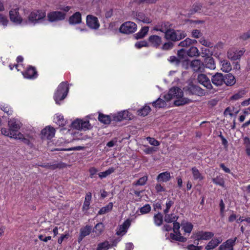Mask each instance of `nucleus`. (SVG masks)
Returning <instances> with one entry per match:
<instances>
[{
    "label": "nucleus",
    "instance_id": "31",
    "mask_svg": "<svg viewBox=\"0 0 250 250\" xmlns=\"http://www.w3.org/2000/svg\"><path fill=\"white\" fill-rule=\"evenodd\" d=\"M191 170L194 180L201 181L204 179V176L196 167H192Z\"/></svg>",
    "mask_w": 250,
    "mask_h": 250
},
{
    "label": "nucleus",
    "instance_id": "32",
    "mask_svg": "<svg viewBox=\"0 0 250 250\" xmlns=\"http://www.w3.org/2000/svg\"><path fill=\"white\" fill-rule=\"evenodd\" d=\"M188 57H198L200 55V53L196 47L191 46L190 48L186 51Z\"/></svg>",
    "mask_w": 250,
    "mask_h": 250
},
{
    "label": "nucleus",
    "instance_id": "2",
    "mask_svg": "<svg viewBox=\"0 0 250 250\" xmlns=\"http://www.w3.org/2000/svg\"><path fill=\"white\" fill-rule=\"evenodd\" d=\"M69 85L67 82H62L57 87L53 96V99L57 104H62L66 97L69 90Z\"/></svg>",
    "mask_w": 250,
    "mask_h": 250
},
{
    "label": "nucleus",
    "instance_id": "9",
    "mask_svg": "<svg viewBox=\"0 0 250 250\" xmlns=\"http://www.w3.org/2000/svg\"><path fill=\"white\" fill-rule=\"evenodd\" d=\"M113 120L120 122L124 120H131L132 115L128 110H123L117 113L112 115Z\"/></svg>",
    "mask_w": 250,
    "mask_h": 250
},
{
    "label": "nucleus",
    "instance_id": "27",
    "mask_svg": "<svg viewBox=\"0 0 250 250\" xmlns=\"http://www.w3.org/2000/svg\"><path fill=\"white\" fill-rule=\"evenodd\" d=\"M201 55L203 57L206 58V61H208V62H214V60L212 57L210 56L211 55L210 53V51L208 49L202 47L201 48Z\"/></svg>",
    "mask_w": 250,
    "mask_h": 250
},
{
    "label": "nucleus",
    "instance_id": "47",
    "mask_svg": "<svg viewBox=\"0 0 250 250\" xmlns=\"http://www.w3.org/2000/svg\"><path fill=\"white\" fill-rule=\"evenodd\" d=\"M92 127L89 121L81 120L80 130H87L91 129Z\"/></svg>",
    "mask_w": 250,
    "mask_h": 250
},
{
    "label": "nucleus",
    "instance_id": "62",
    "mask_svg": "<svg viewBox=\"0 0 250 250\" xmlns=\"http://www.w3.org/2000/svg\"><path fill=\"white\" fill-rule=\"evenodd\" d=\"M221 69L223 72H229L232 69L231 63H222Z\"/></svg>",
    "mask_w": 250,
    "mask_h": 250
},
{
    "label": "nucleus",
    "instance_id": "50",
    "mask_svg": "<svg viewBox=\"0 0 250 250\" xmlns=\"http://www.w3.org/2000/svg\"><path fill=\"white\" fill-rule=\"evenodd\" d=\"M147 181V176H144L140 178L137 181L134 182L133 183V185L135 186H144L146 184Z\"/></svg>",
    "mask_w": 250,
    "mask_h": 250
},
{
    "label": "nucleus",
    "instance_id": "43",
    "mask_svg": "<svg viewBox=\"0 0 250 250\" xmlns=\"http://www.w3.org/2000/svg\"><path fill=\"white\" fill-rule=\"evenodd\" d=\"M104 226L102 223H99L96 225L93 232H95L97 235H100L104 231Z\"/></svg>",
    "mask_w": 250,
    "mask_h": 250
},
{
    "label": "nucleus",
    "instance_id": "22",
    "mask_svg": "<svg viewBox=\"0 0 250 250\" xmlns=\"http://www.w3.org/2000/svg\"><path fill=\"white\" fill-rule=\"evenodd\" d=\"M91 199L92 193L90 192L86 193L82 208V210L83 212L86 213L89 209Z\"/></svg>",
    "mask_w": 250,
    "mask_h": 250
},
{
    "label": "nucleus",
    "instance_id": "41",
    "mask_svg": "<svg viewBox=\"0 0 250 250\" xmlns=\"http://www.w3.org/2000/svg\"><path fill=\"white\" fill-rule=\"evenodd\" d=\"M115 170V168L113 167H109L104 172H100L98 175L100 178L103 179L105 178L107 176L113 173Z\"/></svg>",
    "mask_w": 250,
    "mask_h": 250
},
{
    "label": "nucleus",
    "instance_id": "8",
    "mask_svg": "<svg viewBox=\"0 0 250 250\" xmlns=\"http://www.w3.org/2000/svg\"><path fill=\"white\" fill-rule=\"evenodd\" d=\"M66 13L60 11L50 12L47 17L49 21L53 22L64 20L66 18Z\"/></svg>",
    "mask_w": 250,
    "mask_h": 250
},
{
    "label": "nucleus",
    "instance_id": "1",
    "mask_svg": "<svg viewBox=\"0 0 250 250\" xmlns=\"http://www.w3.org/2000/svg\"><path fill=\"white\" fill-rule=\"evenodd\" d=\"M183 95V92L181 89L178 87H173L164 97L167 102L175 99L174 104L177 106H182L192 102L191 100L184 97Z\"/></svg>",
    "mask_w": 250,
    "mask_h": 250
},
{
    "label": "nucleus",
    "instance_id": "29",
    "mask_svg": "<svg viewBox=\"0 0 250 250\" xmlns=\"http://www.w3.org/2000/svg\"><path fill=\"white\" fill-rule=\"evenodd\" d=\"M136 19L138 21L143 22L145 23H150L151 22L152 20L148 17H147L144 13L139 12L136 15Z\"/></svg>",
    "mask_w": 250,
    "mask_h": 250
},
{
    "label": "nucleus",
    "instance_id": "34",
    "mask_svg": "<svg viewBox=\"0 0 250 250\" xmlns=\"http://www.w3.org/2000/svg\"><path fill=\"white\" fill-rule=\"evenodd\" d=\"M1 133L2 135L11 138L15 139V138L17 137L16 136L17 134H16L15 132H13V131L11 130L9 127L8 129L2 128L1 129Z\"/></svg>",
    "mask_w": 250,
    "mask_h": 250
},
{
    "label": "nucleus",
    "instance_id": "7",
    "mask_svg": "<svg viewBox=\"0 0 250 250\" xmlns=\"http://www.w3.org/2000/svg\"><path fill=\"white\" fill-rule=\"evenodd\" d=\"M137 27L135 23L130 21H126L121 25L119 31L122 33L129 34L135 32Z\"/></svg>",
    "mask_w": 250,
    "mask_h": 250
},
{
    "label": "nucleus",
    "instance_id": "55",
    "mask_svg": "<svg viewBox=\"0 0 250 250\" xmlns=\"http://www.w3.org/2000/svg\"><path fill=\"white\" fill-rule=\"evenodd\" d=\"M244 141L246 153L248 156H250V139L248 137H245Z\"/></svg>",
    "mask_w": 250,
    "mask_h": 250
},
{
    "label": "nucleus",
    "instance_id": "45",
    "mask_svg": "<svg viewBox=\"0 0 250 250\" xmlns=\"http://www.w3.org/2000/svg\"><path fill=\"white\" fill-rule=\"evenodd\" d=\"M177 217L173 213L165 214L164 220L167 223H172L176 221Z\"/></svg>",
    "mask_w": 250,
    "mask_h": 250
},
{
    "label": "nucleus",
    "instance_id": "61",
    "mask_svg": "<svg viewBox=\"0 0 250 250\" xmlns=\"http://www.w3.org/2000/svg\"><path fill=\"white\" fill-rule=\"evenodd\" d=\"M81 119H77L71 123V126L75 129L80 130Z\"/></svg>",
    "mask_w": 250,
    "mask_h": 250
},
{
    "label": "nucleus",
    "instance_id": "17",
    "mask_svg": "<svg viewBox=\"0 0 250 250\" xmlns=\"http://www.w3.org/2000/svg\"><path fill=\"white\" fill-rule=\"evenodd\" d=\"M8 125L11 130L15 132L16 134L20 133L19 132V129L21 127V123L19 120L14 118L11 119L8 121Z\"/></svg>",
    "mask_w": 250,
    "mask_h": 250
},
{
    "label": "nucleus",
    "instance_id": "30",
    "mask_svg": "<svg viewBox=\"0 0 250 250\" xmlns=\"http://www.w3.org/2000/svg\"><path fill=\"white\" fill-rule=\"evenodd\" d=\"M224 83L227 85H232L234 84L236 82L234 77L230 74H227L224 76Z\"/></svg>",
    "mask_w": 250,
    "mask_h": 250
},
{
    "label": "nucleus",
    "instance_id": "35",
    "mask_svg": "<svg viewBox=\"0 0 250 250\" xmlns=\"http://www.w3.org/2000/svg\"><path fill=\"white\" fill-rule=\"evenodd\" d=\"M113 206V203L112 202H110L108 205L104 207H103L99 210V211L98 212V215L104 214L106 213L109 212L112 209Z\"/></svg>",
    "mask_w": 250,
    "mask_h": 250
},
{
    "label": "nucleus",
    "instance_id": "23",
    "mask_svg": "<svg viewBox=\"0 0 250 250\" xmlns=\"http://www.w3.org/2000/svg\"><path fill=\"white\" fill-rule=\"evenodd\" d=\"M148 40L151 45L156 48L159 47L162 42V38L157 35H151Z\"/></svg>",
    "mask_w": 250,
    "mask_h": 250
},
{
    "label": "nucleus",
    "instance_id": "54",
    "mask_svg": "<svg viewBox=\"0 0 250 250\" xmlns=\"http://www.w3.org/2000/svg\"><path fill=\"white\" fill-rule=\"evenodd\" d=\"M146 140L148 142L149 144L151 146H157L160 145V143L154 138H152L150 137H147L146 138Z\"/></svg>",
    "mask_w": 250,
    "mask_h": 250
},
{
    "label": "nucleus",
    "instance_id": "53",
    "mask_svg": "<svg viewBox=\"0 0 250 250\" xmlns=\"http://www.w3.org/2000/svg\"><path fill=\"white\" fill-rule=\"evenodd\" d=\"M158 0H134L133 2L137 4H152L156 3Z\"/></svg>",
    "mask_w": 250,
    "mask_h": 250
},
{
    "label": "nucleus",
    "instance_id": "15",
    "mask_svg": "<svg viewBox=\"0 0 250 250\" xmlns=\"http://www.w3.org/2000/svg\"><path fill=\"white\" fill-rule=\"evenodd\" d=\"M236 240L237 237L227 240L220 245L218 250H233Z\"/></svg>",
    "mask_w": 250,
    "mask_h": 250
},
{
    "label": "nucleus",
    "instance_id": "64",
    "mask_svg": "<svg viewBox=\"0 0 250 250\" xmlns=\"http://www.w3.org/2000/svg\"><path fill=\"white\" fill-rule=\"evenodd\" d=\"M202 7V4L199 2H195L192 7V11L194 12H199Z\"/></svg>",
    "mask_w": 250,
    "mask_h": 250
},
{
    "label": "nucleus",
    "instance_id": "28",
    "mask_svg": "<svg viewBox=\"0 0 250 250\" xmlns=\"http://www.w3.org/2000/svg\"><path fill=\"white\" fill-rule=\"evenodd\" d=\"M191 64V67L193 69V70L194 71L196 72H202L203 70L204 69V66L208 67V65L209 63H205V65H204V63H190ZM211 65H212V67H214V64L215 63H209Z\"/></svg>",
    "mask_w": 250,
    "mask_h": 250
},
{
    "label": "nucleus",
    "instance_id": "52",
    "mask_svg": "<svg viewBox=\"0 0 250 250\" xmlns=\"http://www.w3.org/2000/svg\"><path fill=\"white\" fill-rule=\"evenodd\" d=\"M144 146L145 148L143 149V151L146 154H150L157 151V148L155 147H150L147 145H144Z\"/></svg>",
    "mask_w": 250,
    "mask_h": 250
},
{
    "label": "nucleus",
    "instance_id": "10",
    "mask_svg": "<svg viewBox=\"0 0 250 250\" xmlns=\"http://www.w3.org/2000/svg\"><path fill=\"white\" fill-rule=\"evenodd\" d=\"M86 23L87 26L91 29L97 30L100 26L98 18L92 15H87Z\"/></svg>",
    "mask_w": 250,
    "mask_h": 250
},
{
    "label": "nucleus",
    "instance_id": "21",
    "mask_svg": "<svg viewBox=\"0 0 250 250\" xmlns=\"http://www.w3.org/2000/svg\"><path fill=\"white\" fill-rule=\"evenodd\" d=\"M213 235L212 232L202 231L196 234L195 238L198 241L202 240H207L213 237Z\"/></svg>",
    "mask_w": 250,
    "mask_h": 250
},
{
    "label": "nucleus",
    "instance_id": "60",
    "mask_svg": "<svg viewBox=\"0 0 250 250\" xmlns=\"http://www.w3.org/2000/svg\"><path fill=\"white\" fill-rule=\"evenodd\" d=\"M178 46L182 47H188L190 46L189 38H186L184 41H181L178 44Z\"/></svg>",
    "mask_w": 250,
    "mask_h": 250
},
{
    "label": "nucleus",
    "instance_id": "44",
    "mask_svg": "<svg viewBox=\"0 0 250 250\" xmlns=\"http://www.w3.org/2000/svg\"><path fill=\"white\" fill-rule=\"evenodd\" d=\"M54 122L60 126H63L65 125V121L63 119V116L61 115H57L54 118Z\"/></svg>",
    "mask_w": 250,
    "mask_h": 250
},
{
    "label": "nucleus",
    "instance_id": "25",
    "mask_svg": "<svg viewBox=\"0 0 250 250\" xmlns=\"http://www.w3.org/2000/svg\"><path fill=\"white\" fill-rule=\"evenodd\" d=\"M171 176L170 172L168 171H166L162 172L158 174L157 177V181L158 182H167L170 180Z\"/></svg>",
    "mask_w": 250,
    "mask_h": 250
},
{
    "label": "nucleus",
    "instance_id": "6",
    "mask_svg": "<svg viewBox=\"0 0 250 250\" xmlns=\"http://www.w3.org/2000/svg\"><path fill=\"white\" fill-rule=\"evenodd\" d=\"M173 230L174 233H171L169 234V239L175 240L181 242H185L187 241V238L181 235L179 231L180 228V224L178 222H173Z\"/></svg>",
    "mask_w": 250,
    "mask_h": 250
},
{
    "label": "nucleus",
    "instance_id": "36",
    "mask_svg": "<svg viewBox=\"0 0 250 250\" xmlns=\"http://www.w3.org/2000/svg\"><path fill=\"white\" fill-rule=\"evenodd\" d=\"M182 229L185 233L189 234L193 229V225L191 223L186 222L181 224Z\"/></svg>",
    "mask_w": 250,
    "mask_h": 250
},
{
    "label": "nucleus",
    "instance_id": "12",
    "mask_svg": "<svg viewBox=\"0 0 250 250\" xmlns=\"http://www.w3.org/2000/svg\"><path fill=\"white\" fill-rule=\"evenodd\" d=\"M19 8H12L9 11V17L10 21L13 22L20 24L22 22V18L20 16L19 12Z\"/></svg>",
    "mask_w": 250,
    "mask_h": 250
},
{
    "label": "nucleus",
    "instance_id": "40",
    "mask_svg": "<svg viewBox=\"0 0 250 250\" xmlns=\"http://www.w3.org/2000/svg\"><path fill=\"white\" fill-rule=\"evenodd\" d=\"M98 119L100 122L104 124H108L111 122V118L108 115H105L102 113H99Z\"/></svg>",
    "mask_w": 250,
    "mask_h": 250
},
{
    "label": "nucleus",
    "instance_id": "18",
    "mask_svg": "<svg viewBox=\"0 0 250 250\" xmlns=\"http://www.w3.org/2000/svg\"><path fill=\"white\" fill-rule=\"evenodd\" d=\"M82 22V14L80 12H76L68 19V23L70 25L79 24Z\"/></svg>",
    "mask_w": 250,
    "mask_h": 250
},
{
    "label": "nucleus",
    "instance_id": "11",
    "mask_svg": "<svg viewBox=\"0 0 250 250\" xmlns=\"http://www.w3.org/2000/svg\"><path fill=\"white\" fill-rule=\"evenodd\" d=\"M189 94L191 95H195L198 96H204L207 94V92L199 86L196 85H189L187 89Z\"/></svg>",
    "mask_w": 250,
    "mask_h": 250
},
{
    "label": "nucleus",
    "instance_id": "58",
    "mask_svg": "<svg viewBox=\"0 0 250 250\" xmlns=\"http://www.w3.org/2000/svg\"><path fill=\"white\" fill-rule=\"evenodd\" d=\"M199 42L201 44L205 46L211 48L213 47V43L209 41L206 40L204 38L200 39Z\"/></svg>",
    "mask_w": 250,
    "mask_h": 250
},
{
    "label": "nucleus",
    "instance_id": "42",
    "mask_svg": "<svg viewBox=\"0 0 250 250\" xmlns=\"http://www.w3.org/2000/svg\"><path fill=\"white\" fill-rule=\"evenodd\" d=\"M151 108L148 105H145L137 111L138 114L140 116H146L150 111Z\"/></svg>",
    "mask_w": 250,
    "mask_h": 250
},
{
    "label": "nucleus",
    "instance_id": "51",
    "mask_svg": "<svg viewBox=\"0 0 250 250\" xmlns=\"http://www.w3.org/2000/svg\"><path fill=\"white\" fill-rule=\"evenodd\" d=\"M246 93V91L243 89L239 91L237 93L234 94L231 97V99L233 100H238L242 98Z\"/></svg>",
    "mask_w": 250,
    "mask_h": 250
},
{
    "label": "nucleus",
    "instance_id": "14",
    "mask_svg": "<svg viewBox=\"0 0 250 250\" xmlns=\"http://www.w3.org/2000/svg\"><path fill=\"white\" fill-rule=\"evenodd\" d=\"M55 133V129L50 126H47L41 131L42 139H51L52 138Z\"/></svg>",
    "mask_w": 250,
    "mask_h": 250
},
{
    "label": "nucleus",
    "instance_id": "4",
    "mask_svg": "<svg viewBox=\"0 0 250 250\" xmlns=\"http://www.w3.org/2000/svg\"><path fill=\"white\" fill-rule=\"evenodd\" d=\"M46 17V13L42 10H34L27 16L28 22L34 24L42 22Z\"/></svg>",
    "mask_w": 250,
    "mask_h": 250
},
{
    "label": "nucleus",
    "instance_id": "37",
    "mask_svg": "<svg viewBox=\"0 0 250 250\" xmlns=\"http://www.w3.org/2000/svg\"><path fill=\"white\" fill-rule=\"evenodd\" d=\"M149 30L148 26H145L143 27L141 30L135 35V37L136 39H142L144 38L147 33Z\"/></svg>",
    "mask_w": 250,
    "mask_h": 250
},
{
    "label": "nucleus",
    "instance_id": "26",
    "mask_svg": "<svg viewBox=\"0 0 250 250\" xmlns=\"http://www.w3.org/2000/svg\"><path fill=\"white\" fill-rule=\"evenodd\" d=\"M222 241V239L221 237L214 238L208 242L206 247V249L207 250H212L217 246Z\"/></svg>",
    "mask_w": 250,
    "mask_h": 250
},
{
    "label": "nucleus",
    "instance_id": "19",
    "mask_svg": "<svg viewBox=\"0 0 250 250\" xmlns=\"http://www.w3.org/2000/svg\"><path fill=\"white\" fill-rule=\"evenodd\" d=\"M198 81L200 83L206 87L208 89L210 90L212 88L209 79L205 74H200L198 76Z\"/></svg>",
    "mask_w": 250,
    "mask_h": 250
},
{
    "label": "nucleus",
    "instance_id": "46",
    "mask_svg": "<svg viewBox=\"0 0 250 250\" xmlns=\"http://www.w3.org/2000/svg\"><path fill=\"white\" fill-rule=\"evenodd\" d=\"M153 219L154 223L156 226H160L162 224L163 216L161 213H158L154 215Z\"/></svg>",
    "mask_w": 250,
    "mask_h": 250
},
{
    "label": "nucleus",
    "instance_id": "57",
    "mask_svg": "<svg viewBox=\"0 0 250 250\" xmlns=\"http://www.w3.org/2000/svg\"><path fill=\"white\" fill-rule=\"evenodd\" d=\"M173 204L174 202L172 200L170 199H167L166 204V208L164 210V212L165 214H167L169 212V209Z\"/></svg>",
    "mask_w": 250,
    "mask_h": 250
},
{
    "label": "nucleus",
    "instance_id": "3",
    "mask_svg": "<svg viewBox=\"0 0 250 250\" xmlns=\"http://www.w3.org/2000/svg\"><path fill=\"white\" fill-rule=\"evenodd\" d=\"M186 36L187 34L184 31L169 29L165 35V38L167 40L175 42L184 39Z\"/></svg>",
    "mask_w": 250,
    "mask_h": 250
},
{
    "label": "nucleus",
    "instance_id": "56",
    "mask_svg": "<svg viewBox=\"0 0 250 250\" xmlns=\"http://www.w3.org/2000/svg\"><path fill=\"white\" fill-rule=\"evenodd\" d=\"M174 47V43L171 42H165L161 47L163 50H169L171 49Z\"/></svg>",
    "mask_w": 250,
    "mask_h": 250
},
{
    "label": "nucleus",
    "instance_id": "33",
    "mask_svg": "<svg viewBox=\"0 0 250 250\" xmlns=\"http://www.w3.org/2000/svg\"><path fill=\"white\" fill-rule=\"evenodd\" d=\"M91 231V228L89 226H86L84 228L81 229L80 231V239L79 240L80 242L82 240L83 237L89 235Z\"/></svg>",
    "mask_w": 250,
    "mask_h": 250
},
{
    "label": "nucleus",
    "instance_id": "20",
    "mask_svg": "<svg viewBox=\"0 0 250 250\" xmlns=\"http://www.w3.org/2000/svg\"><path fill=\"white\" fill-rule=\"evenodd\" d=\"M130 226V221L129 219L125 220L123 224L120 225L118 228L116 234L118 235H123L126 232L127 229Z\"/></svg>",
    "mask_w": 250,
    "mask_h": 250
},
{
    "label": "nucleus",
    "instance_id": "49",
    "mask_svg": "<svg viewBox=\"0 0 250 250\" xmlns=\"http://www.w3.org/2000/svg\"><path fill=\"white\" fill-rule=\"evenodd\" d=\"M0 109L3 111L5 113H6L8 115H12L13 113V110L9 105L7 104H1L0 105Z\"/></svg>",
    "mask_w": 250,
    "mask_h": 250
},
{
    "label": "nucleus",
    "instance_id": "39",
    "mask_svg": "<svg viewBox=\"0 0 250 250\" xmlns=\"http://www.w3.org/2000/svg\"><path fill=\"white\" fill-rule=\"evenodd\" d=\"M152 105L155 108H163L165 107L167 104L164 100L159 98L152 103Z\"/></svg>",
    "mask_w": 250,
    "mask_h": 250
},
{
    "label": "nucleus",
    "instance_id": "63",
    "mask_svg": "<svg viewBox=\"0 0 250 250\" xmlns=\"http://www.w3.org/2000/svg\"><path fill=\"white\" fill-rule=\"evenodd\" d=\"M212 181L216 185L220 186L222 187H225V182L222 178L217 177L213 179Z\"/></svg>",
    "mask_w": 250,
    "mask_h": 250
},
{
    "label": "nucleus",
    "instance_id": "13",
    "mask_svg": "<svg viewBox=\"0 0 250 250\" xmlns=\"http://www.w3.org/2000/svg\"><path fill=\"white\" fill-rule=\"evenodd\" d=\"M245 52V50L244 49L240 50L231 49L228 51V57L231 61H236L241 58Z\"/></svg>",
    "mask_w": 250,
    "mask_h": 250
},
{
    "label": "nucleus",
    "instance_id": "38",
    "mask_svg": "<svg viewBox=\"0 0 250 250\" xmlns=\"http://www.w3.org/2000/svg\"><path fill=\"white\" fill-rule=\"evenodd\" d=\"M112 246L107 241L100 243L97 245V250H108Z\"/></svg>",
    "mask_w": 250,
    "mask_h": 250
},
{
    "label": "nucleus",
    "instance_id": "48",
    "mask_svg": "<svg viewBox=\"0 0 250 250\" xmlns=\"http://www.w3.org/2000/svg\"><path fill=\"white\" fill-rule=\"evenodd\" d=\"M17 137L15 139L21 140L23 143L28 146H31L32 144L29 139L26 138L21 133L17 134Z\"/></svg>",
    "mask_w": 250,
    "mask_h": 250
},
{
    "label": "nucleus",
    "instance_id": "59",
    "mask_svg": "<svg viewBox=\"0 0 250 250\" xmlns=\"http://www.w3.org/2000/svg\"><path fill=\"white\" fill-rule=\"evenodd\" d=\"M151 210V207L149 204H146L140 208V211L142 214L148 213Z\"/></svg>",
    "mask_w": 250,
    "mask_h": 250
},
{
    "label": "nucleus",
    "instance_id": "24",
    "mask_svg": "<svg viewBox=\"0 0 250 250\" xmlns=\"http://www.w3.org/2000/svg\"><path fill=\"white\" fill-rule=\"evenodd\" d=\"M211 81L216 86L222 85L224 83V76L222 74L217 73L212 77Z\"/></svg>",
    "mask_w": 250,
    "mask_h": 250
},
{
    "label": "nucleus",
    "instance_id": "5",
    "mask_svg": "<svg viewBox=\"0 0 250 250\" xmlns=\"http://www.w3.org/2000/svg\"><path fill=\"white\" fill-rule=\"evenodd\" d=\"M168 61L171 62H189L186 50L183 48L177 51V56L170 57Z\"/></svg>",
    "mask_w": 250,
    "mask_h": 250
},
{
    "label": "nucleus",
    "instance_id": "16",
    "mask_svg": "<svg viewBox=\"0 0 250 250\" xmlns=\"http://www.w3.org/2000/svg\"><path fill=\"white\" fill-rule=\"evenodd\" d=\"M22 74L25 78L28 79H35L38 76L35 68L31 66H29L24 72H22Z\"/></svg>",
    "mask_w": 250,
    "mask_h": 250
}]
</instances>
